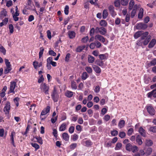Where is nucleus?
I'll list each match as a JSON object with an SVG mask.
<instances>
[{"label": "nucleus", "instance_id": "1", "mask_svg": "<svg viewBox=\"0 0 156 156\" xmlns=\"http://www.w3.org/2000/svg\"><path fill=\"white\" fill-rule=\"evenodd\" d=\"M51 96L54 102H57L59 98V95L58 91L55 86L54 87L53 90L51 94Z\"/></svg>", "mask_w": 156, "mask_h": 156}, {"label": "nucleus", "instance_id": "2", "mask_svg": "<svg viewBox=\"0 0 156 156\" xmlns=\"http://www.w3.org/2000/svg\"><path fill=\"white\" fill-rule=\"evenodd\" d=\"M40 89L41 92L44 93L46 94H49V87L45 83H43L41 84Z\"/></svg>", "mask_w": 156, "mask_h": 156}, {"label": "nucleus", "instance_id": "3", "mask_svg": "<svg viewBox=\"0 0 156 156\" xmlns=\"http://www.w3.org/2000/svg\"><path fill=\"white\" fill-rule=\"evenodd\" d=\"M16 84L15 81H12L10 82V84L9 87V90L8 91V94L11 93H15L14 90L16 88Z\"/></svg>", "mask_w": 156, "mask_h": 156}, {"label": "nucleus", "instance_id": "4", "mask_svg": "<svg viewBox=\"0 0 156 156\" xmlns=\"http://www.w3.org/2000/svg\"><path fill=\"white\" fill-rule=\"evenodd\" d=\"M50 109V107L49 106H47L42 111L40 115V118L42 120H44L45 119V117H42V116L49 113Z\"/></svg>", "mask_w": 156, "mask_h": 156}, {"label": "nucleus", "instance_id": "5", "mask_svg": "<svg viewBox=\"0 0 156 156\" xmlns=\"http://www.w3.org/2000/svg\"><path fill=\"white\" fill-rule=\"evenodd\" d=\"M95 32L97 33H99L102 35H104L107 33L106 29L104 27H97L95 28Z\"/></svg>", "mask_w": 156, "mask_h": 156}, {"label": "nucleus", "instance_id": "6", "mask_svg": "<svg viewBox=\"0 0 156 156\" xmlns=\"http://www.w3.org/2000/svg\"><path fill=\"white\" fill-rule=\"evenodd\" d=\"M146 108L148 112L151 115L155 114V111L154 108L151 105H147L146 106Z\"/></svg>", "mask_w": 156, "mask_h": 156}, {"label": "nucleus", "instance_id": "7", "mask_svg": "<svg viewBox=\"0 0 156 156\" xmlns=\"http://www.w3.org/2000/svg\"><path fill=\"white\" fill-rule=\"evenodd\" d=\"M147 27V25L146 24H144L142 23H138L136 25V28L139 30H144Z\"/></svg>", "mask_w": 156, "mask_h": 156}, {"label": "nucleus", "instance_id": "8", "mask_svg": "<svg viewBox=\"0 0 156 156\" xmlns=\"http://www.w3.org/2000/svg\"><path fill=\"white\" fill-rule=\"evenodd\" d=\"M10 108V103L9 102H8L6 103L4 108V112H5V114H7L9 113Z\"/></svg>", "mask_w": 156, "mask_h": 156}, {"label": "nucleus", "instance_id": "9", "mask_svg": "<svg viewBox=\"0 0 156 156\" xmlns=\"http://www.w3.org/2000/svg\"><path fill=\"white\" fill-rule=\"evenodd\" d=\"M95 39L96 40H98L104 43L105 41V38L100 35L98 34L96 35L94 37Z\"/></svg>", "mask_w": 156, "mask_h": 156}, {"label": "nucleus", "instance_id": "10", "mask_svg": "<svg viewBox=\"0 0 156 156\" xmlns=\"http://www.w3.org/2000/svg\"><path fill=\"white\" fill-rule=\"evenodd\" d=\"M137 9V4H135V5H134L133 9H132V10L131 13V17L132 18H133L135 16Z\"/></svg>", "mask_w": 156, "mask_h": 156}, {"label": "nucleus", "instance_id": "11", "mask_svg": "<svg viewBox=\"0 0 156 156\" xmlns=\"http://www.w3.org/2000/svg\"><path fill=\"white\" fill-rule=\"evenodd\" d=\"M68 35L70 39L74 38L76 36V33L73 31H69L68 32Z\"/></svg>", "mask_w": 156, "mask_h": 156}, {"label": "nucleus", "instance_id": "12", "mask_svg": "<svg viewBox=\"0 0 156 156\" xmlns=\"http://www.w3.org/2000/svg\"><path fill=\"white\" fill-rule=\"evenodd\" d=\"M138 132L143 137H145L146 133L145 130L142 127H140L139 129Z\"/></svg>", "mask_w": 156, "mask_h": 156}, {"label": "nucleus", "instance_id": "13", "mask_svg": "<svg viewBox=\"0 0 156 156\" xmlns=\"http://www.w3.org/2000/svg\"><path fill=\"white\" fill-rule=\"evenodd\" d=\"M33 65L34 68L36 69L42 66V62H41L39 63L35 61L33 62Z\"/></svg>", "mask_w": 156, "mask_h": 156}, {"label": "nucleus", "instance_id": "14", "mask_svg": "<svg viewBox=\"0 0 156 156\" xmlns=\"http://www.w3.org/2000/svg\"><path fill=\"white\" fill-rule=\"evenodd\" d=\"M135 2L134 0H131L129 5L128 9L130 11L133 9L134 5H135Z\"/></svg>", "mask_w": 156, "mask_h": 156}, {"label": "nucleus", "instance_id": "15", "mask_svg": "<svg viewBox=\"0 0 156 156\" xmlns=\"http://www.w3.org/2000/svg\"><path fill=\"white\" fill-rule=\"evenodd\" d=\"M7 15V11L5 9H3L0 13V18L2 19H3L4 17L6 16Z\"/></svg>", "mask_w": 156, "mask_h": 156}, {"label": "nucleus", "instance_id": "16", "mask_svg": "<svg viewBox=\"0 0 156 156\" xmlns=\"http://www.w3.org/2000/svg\"><path fill=\"white\" fill-rule=\"evenodd\" d=\"M136 142L139 145H142L143 143L141 137L140 135H138L136 136Z\"/></svg>", "mask_w": 156, "mask_h": 156}, {"label": "nucleus", "instance_id": "17", "mask_svg": "<svg viewBox=\"0 0 156 156\" xmlns=\"http://www.w3.org/2000/svg\"><path fill=\"white\" fill-rule=\"evenodd\" d=\"M94 70L97 73H99L101 72V69L97 66L93 65L92 66Z\"/></svg>", "mask_w": 156, "mask_h": 156}, {"label": "nucleus", "instance_id": "18", "mask_svg": "<svg viewBox=\"0 0 156 156\" xmlns=\"http://www.w3.org/2000/svg\"><path fill=\"white\" fill-rule=\"evenodd\" d=\"M153 144V142L150 139H147L145 140V144L147 146H151Z\"/></svg>", "mask_w": 156, "mask_h": 156}, {"label": "nucleus", "instance_id": "19", "mask_svg": "<svg viewBox=\"0 0 156 156\" xmlns=\"http://www.w3.org/2000/svg\"><path fill=\"white\" fill-rule=\"evenodd\" d=\"M66 127V123L64 122L60 126L59 129V130L61 131H64Z\"/></svg>", "mask_w": 156, "mask_h": 156}, {"label": "nucleus", "instance_id": "20", "mask_svg": "<svg viewBox=\"0 0 156 156\" xmlns=\"http://www.w3.org/2000/svg\"><path fill=\"white\" fill-rule=\"evenodd\" d=\"M144 10L142 8H140L139 11L138 17L139 19H141L143 16Z\"/></svg>", "mask_w": 156, "mask_h": 156}, {"label": "nucleus", "instance_id": "21", "mask_svg": "<svg viewBox=\"0 0 156 156\" xmlns=\"http://www.w3.org/2000/svg\"><path fill=\"white\" fill-rule=\"evenodd\" d=\"M88 62L89 63H93L94 61V58L91 55H89L88 57Z\"/></svg>", "mask_w": 156, "mask_h": 156}, {"label": "nucleus", "instance_id": "22", "mask_svg": "<svg viewBox=\"0 0 156 156\" xmlns=\"http://www.w3.org/2000/svg\"><path fill=\"white\" fill-rule=\"evenodd\" d=\"M156 42V40L155 39H152L149 44L148 47L149 48H152L155 44Z\"/></svg>", "mask_w": 156, "mask_h": 156}, {"label": "nucleus", "instance_id": "23", "mask_svg": "<svg viewBox=\"0 0 156 156\" xmlns=\"http://www.w3.org/2000/svg\"><path fill=\"white\" fill-rule=\"evenodd\" d=\"M62 137L65 141H68L69 140V136L67 133H64L62 134Z\"/></svg>", "mask_w": 156, "mask_h": 156}, {"label": "nucleus", "instance_id": "24", "mask_svg": "<svg viewBox=\"0 0 156 156\" xmlns=\"http://www.w3.org/2000/svg\"><path fill=\"white\" fill-rule=\"evenodd\" d=\"M150 126L149 128L148 129V130L151 132H152L154 133H156V126Z\"/></svg>", "mask_w": 156, "mask_h": 156}, {"label": "nucleus", "instance_id": "25", "mask_svg": "<svg viewBox=\"0 0 156 156\" xmlns=\"http://www.w3.org/2000/svg\"><path fill=\"white\" fill-rule=\"evenodd\" d=\"M85 47V45L79 46L76 49L77 52H80Z\"/></svg>", "mask_w": 156, "mask_h": 156}, {"label": "nucleus", "instance_id": "26", "mask_svg": "<svg viewBox=\"0 0 156 156\" xmlns=\"http://www.w3.org/2000/svg\"><path fill=\"white\" fill-rule=\"evenodd\" d=\"M125 124V122L124 120H121L119 123L118 126L120 128H122L124 126Z\"/></svg>", "mask_w": 156, "mask_h": 156}, {"label": "nucleus", "instance_id": "27", "mask_svg": "<svg viewBox=\"0 0 156 156\" xmlns=\"http://www.w3.org/2000/svg\"><path fill=\"white\" fill-rule=\"evenodd\" d=\"M142 34V31H140L136 32L134 35V37L135 39H137L140 36H141Z\"/></svg>", "mask_w": 156, "mask_h": 156}, {"label": "nucleus", "instance_id": "28", "mask_svg": "<svg viewBox=\"0 0 156 156\" xmlns=\"http://www.w3.org/2000/svg\"><path fill=\"white\" fill-rule=\"evenodd\" d=\"M0 52L2 53L4 55L6 54V50L1 44H0Z\"/></svg>", "mask_w": 156, "mask_h": 156}, {"label": "nucleus", "instance_id": "29", "mask_svg": "<svg viewBox=\"0 0 156 156\" xmlns=\"http://www.w3.org/2000/svg\"><path fill=\"white\" fill-rule=\"evenodd\" d=\"M151 39V36H149L148 37L144 40L143 42V44L144 45H147L148 42H149Z\"/></svg>", "mask_w": 156, "mask_h": 156}, {"label": "nucleus", "instance_id": "30", "mask_svg": "<svg viewBox=\"0 0 156 156\" xmlns=\"http://www.w3.org/2000/svg\"><path fill=\"white\" fill-rule=\"evenodd\" d=\"M100 25L102 27H106L107 25V22L105 20H101L99 23Z\"/></svg>", "mask_w": 156, "mask_h": 156}, {"label": "nucleus", "instance_id": "31", "mask_svg": "<svg viewBox=\"0 0 156 156\" xmlns=\"http://www.w3.org/2000/svg\"><path fill=\"white\" fill-rule=\"evenodd\" d=\"M31 144L32 146L35 148L36 151L39 149L40 148L39 146L37 144L35 143H31Z\"/></svg>", "mask_w": 156, "mask_h": 156}, {"label": "nucleus", "instance_id": "32", "mask_svg": "<svg viewBox=\"0 0 156 156\" xmlns=\"http://www.w3.org/2000/svg\"><path fill=\"white\" fill-rule=\"evenodd\" d=\"M152 150L151 148H148L145 151V154L147 156L149 155L152 153Z\"/></svg>", "mask_w": 156, "mask_h": 156}, {"label": "nucleus", "instance_id": "33", "mask_svg": "<svg viewBox=\"0 0 156 156\" xmlns=\"http://www.w3.org/2000/svg\"><path fill=\"white\" fill-rule=\"evenodd\" d=\"M73 93L71 91H67L65 93V95L68 98L71 97L73 95Z\"/></svg>", "mask_w": 156, "mask_h": 156}, {"label": "nucleus", "instance_id": "34", "mask_svg": "<svg viewBox=\"0 0 156 156\" xmlns=\"http://www.w3.org/2000/svg\"><path fill=\"white\" fill-rule=\"evenodd\" d=\"M132 146L131 144L130 143L127 144L126 147V150L129 151H131Z\"/></svg>", "mask_w": 156, "mask_h": 156}, {"label": "nucleus", "instance_id": "35", "mask_svg": "<svg viewBox=\"0 0 156 156\" xmlns=\"http://www.w3.org/2000/svg\"><path fill=\"white\" fill-rule=\"evenodd\" d=\"M99 57L101 60L106 59L108 58V56L106 54H101L99 55Z\"/></svg>", "mask_w": 156, "mask_h": 156}, {"label": "nucleus", "instance_id": "36", "mask_svg": "<svg viewBox=\"0 0 156 156\" xmlns=\"http://www.w3.org/2000/svg\"><path fill=\"white\" fill-rule=\"evenodd\" d=\"M131 149V151H132L133 153L136 152L138 150V147L135 145L133 146Z\"/></svg>", "mask_w": 156, "mask_h": 156}, {"label": "nucleus", "instance_id": "37", "mask_svg": "<svg viewBox=\"0 0 156 156\" xmlns=\"http://www.w3.org/2000/svg\"><path fill=\"white\" fill-rule=\"evenodd\" d=\"M95 63L98 65L100 66H102L104 65L103 61L100 60H97L95 62Z\"/></svg>", "mask_w": 156, "mask_h": 156}, {"label": "nucleus", "instance_id": "38", "mask_svg": "<svg viewBox=\"0 0 156 156\" xmlns=\"http://www.w3.org/2000/svg\"><path fill=\"white\" fill-rule=\"evenodd\" d=\"M108 15V13L106 10H104L103 12V19H106Z\"/></svg>", "mask_w": 156, "mask_h": 156}, {"label": "nucleus", "instance_id": "39", "mask_svg": "<svg viewBox=\"0 0 156 156\" xmlns=\"http://www.w3.org/2000/svg\"><path fill=\"white\" fill-rule=\"evenodd\" d=\"M129 1V0H121L120 3L122 5L126 6L128 5Z\"/></svg>", "mask_w": 156, "mask_h": 156}, {"label": "nucleus", "instance_id": "40", "mask_svg": "<svg viewBox=\"0 0 156 156\" xmlns=\"http://www.w3.org/2000/svg\"><path fill=\"white\" fill-rule=\"evenodd\" d=\"M149 34V33L148 32H145L144 33H142V35H141L142 36L141 37V40H144L145 39V38L147 37V36Z\"/></svg>", "mask_w": 156, "mask_h": 156}, {"label": "nucleus", "instance_id": "41", "mask_svg": "<svg viewBox=\"0 0 156 156\" xmlns=\"http://www.w3.org/2000/svg\"><path fill=\"white\" fill-rule=\"evenodd\" d=\"M122 146V144L120 143H118L116 145L115 149V150H119L121 149Z\"/></svg>", "mask_w": 156, "mask_h": 156}, {"label": "nucleus", "instance_id": "42", "mask_svg": "<svg viewBox=\"0 0 156 156\" xmlns=\"http://www.w3.org/2000/svg\"><path fill=\"white\" fill-rule=\"evenodd\" d=\"M71 87L73 89H76L77 88L76 83L74 81H72L71 82Z\"/></svg>", "mask_w": 156, "mask_h": 156}, {"label": "nucleus", "instance_id": "43", "mask_svg": "<svg viewBox=\"0 0 156 156\" xmlns=\"http://www.w3.org/2000/svg\"><path fill=\"white\" fill-rule=\"evenodd\" d=\"M13 134H15V133L14 132H12L11 135H10V140L11 141V143L12 144V145L15 146L14 144V138H13Z\"/></svg>", "mask_w": 156, "mask_h": 156}, {"label": "nucleus", "instance_id": "44", "mask_svg": "<svg viewBox=\"0 0 156 156\" xmlns=\"http://www.w3.org/2000/svg\"><path fill=\"white\" fill-rule=\"evenodd\" d=\"M88 76L86 72H83L82 75V78L83 80H85L88 77Z\"/></svg>", "mask_w": 156, "mask_h": 156}, {"label": "nucleus", "instance_id": "45", "mask_svg": "<svg viewBox=\"0 0 156 156\" xmlns=\"http://www.w3.org/2000/svg\"><path fill=\"white\" fill-rule=\"evenodd\" d=\"M156 91V89H155L153 90L151 92H150L149 93H148L147 94V97L148 98H151L152 96H153V94L154 93L155 91Z\"/></svg>", "mask_w": 156, "mask_h": 156}, {"label": "nucleus", "instance_id": "46", "mask_svg": "<svg viewBox=\"0 0 156 156\" xmlns=\"http://www.w3.org/2000/svg\"><path fill=\"white\" fill-rule=\"evenodd\" d=\"M11 70V67H6V68L4 70V73L6 74L8 73Z\"/></svg>", "mask_w": 156, "mask_h": 156}, {"label": "nucleus", "instance_id": "47", "mask_svg": "<svg viewBox=\"0 0 156 156\" xmlns=\"http://www.w3.org/2000/svg\"><path fill=\"white\" fill-rule=\"evenodd\" d=\"M78 135L76 133L74 134L72 136V139L73 141H75L78 138Z\"/></svg>", "mask_w": 156, "mask_h": 156}, {"label": "nucleus", "instance_id": "48", "mask_svg": "<svg viewBox=\"0 0 156 156\" xmlns=\"http://www.w3.org/2000/svg\"><path fill=\"white\" fill-rule=\"evenodd\" d=\"M5 61L6 67H11V66L10 64V62H9L8 59L6 58L5 59Z\"/></svg>", "mask_w": 156, "mask_h": 156}, {"label": "nucleus", "instance_id": "49", "mask_svg": "<svg viewBox=\"0 0 156 156\" xmlns=\"http://www.w3.org/2000/svg\"><path fill=\"white\" fill-rule=\"evenodd\" d=\"M120 0H116L114 2V5L115 7H119L120 5Z\"/></svg>", "mask_w": 156, "mask_h": 156}, {"label": "nucleus", "instance_id": "50", "mask_svg": "<svg viewBox=\"0 0 156 156\" xmlns=\"http://www.w3.org/2000/svg\"><path fill=\"white\" fill-rule=\"evenodd\" d=\"M85 146L87 147H88L92 144V143L90 140H87L85 142Z\"/></svg>", "mask_w": 156, "mask_h": 156}, {"label": "nucleus", "instance_id": "51", "mask_svg": "<svg viewBox=\"0 0 156 156\" xmlns=\"http://www.w3.org/2000/svg\"><path fill=\"white\" fill-rule=\"evenodd\" d=\"M74 127L73 126H71L70 127L69 129V132L70 133H72L74 132Z\"/></svg>", "mask_w": 156, "mask_h": 156}, {"label": "nucleus", "instance_id": "52", "mask_svg": "<svg viewBox=\"0 0 156 156\" xmlns=\"http://www.w3.org/2000/svg\"><path fill=\"white\" fill-rule=\"evenodd\" d=\"M118 131L116 130H113L111 132V135L113 136H117L118 134Z\"/></svg>", "mask_w": 156, "mask_h": 156}, {"label": "nucleus", "instance_id": "53", "mask_svg": "<svg viewBox=\"0 0 156 156\" xmlns=\"http://www.w3.org/2000/svg\"><path fill=\"white\" fill-rule=\"evenodd\" d=\"M44 48L43 47H41L40 48V51L39 52V58H41V57L42 56L43 53V51H44Z\"/></svg>", "mask_w": 156, "mask_h": 156}, {"label": "nucleus", "instance_id": "54", "mask_svg": "<svg viewBox=\"0 0 156 156\" xmlns=\"http://www.w3.org/2000/svg\"><path fill=\"white\" fill-rule=\"evenodd\" d=\"M9 29L10 32L12 34L13 32L14 27L13 26L12 24H10L9 25Z\"/></svg>", "mask_w": 156, "mask_h": 156}, {"label": "nucleus", "instance_id": "55", "mask_svg": "<svg viewBox=\"0 0 156 156\" xmlns=\"http://www.w3.org/2000/svg\"><path fill=\"white\" fill-rule=\"evenodd\" d=\"M69 7L68 5H66L65 6V9H64V12L66 15H67L69 13Z\"/></svg>", "mask_w": 156, "mask_h": 156}, {"label": "nucleus", "instance_id": "56", "mask_svg": "<svg viewBox=\"0 0 156 156\" xmlns=\"http://www.w3.org/2000/svg\"><path fill=\"white\" fill-rule=\"evenodd\" d=\"M89 39L88 37L87 36L83 37L82 39V41L83 43H86Z\"/></svg>", "mask_w": 156, "mask_h": 156}, {"label": "nucleus", "instance_id": "57", "mask_svg": "<svg viewBox=\"0 0 156 156\" xmlns=\"http://www.w3.org/2000/svg\"><path fill=\"white\" fill-rule=\"evenodd\" d=\"M44 78L43 77V75H41L40 77L38 79V82L39 83H40L44 81Z\"/></svg>", "mask_w": 156, "mask_h": 156}, {"label": "nucleus", "instance_id": "58", "mask_svg": "<svg viewBox=\"0 0 156 156\" xmlns=\"http://www.w3.org/2000/svg\"><path fill=\"white\" fill-rule=\"evenodd\" d=\"M85 69L86 70V71L89 73H91L92 72V68L90 67H86L85 68Z\"/></svg>", "mask_w": 156, "mask_h": 156}, {"label": "nucleus", "instance_id": "59", "mask_svg": "<svg viewBox=\"0 0 156 156\" xmlns=\"http://www.w3.org/2000/svg\"><path fill=\"white\" fill-rule=\"evenodd\" d=\"M119 136L121 138H123L126 136V134L125 132H121L119 133Z\"/></svg>", "mask_w": 156, "mask_h": 156}, {"label": "nucleus", "instance_id": "60", "mask_svg": "<svg viewBox=\"0 0 156 156\" xmlns=\"http://www.w3.org/2000/svg\"><path fill=\"white\" fill-rule=\"evenodd\" d=\"M95 31V29H94V28H92L90 32V35L91 36H93Z\"/></svg>", "mask_w": 156, "mask_h": 156}, {"label": "nucleus", "instance_id": "61", "mask_svg": "<svg viewBox=\"0 0 156 156\" xmlns=\"http://www.w3.org/2000/svg\"><path fill=\"white\" fill-rule=\"evenodd\" d=\"M110 115H106L105 116L103 119L105 121L107 122L110 119Z\"/></svg>", "mask_w": 156, "mask_h": 156}, {"label": "nucleus", "instance_id": "62", "mask_svg": "<svg viewBox=\"0 0 156 156\" xmlns=\"http://www.w3.org/2000/svg\"><path fill=\"white\" fill-rule=\"evenodd\" d=\"M98 0H90V2L92 4H93L95 5H98L97 2Z\"/></svg>", "mask_w": 156, "mask_h": 156}, {"label": "nucleus", "instance_id": "63", "mask_svg": "<svg viewBox=\"0 0 156 156\" xmlns=\"http://www.w3.org/2000/svg\"><path fill=\"white\" fill-rule=\"evenodd\" d=\"M120 22L121 20L119 18H116L115 21V24L117 25H118L120 24Z\"/></svg>", "mask_w": 156, "mask_h": 156}, {"label": "nucleus", "instance_id": "64", "mask_svg": "<svg viewBox=\"0 0 156 156\" xmlns=\"http://www.w3.org/2000/svg\"><path fill=\"white\" fill-rule=\"evenodd\" d=\"M150 64L151 66L156 65V59L154 58L151 61L150 63Z\"/></svg>", "mask_w": 156, "mask_h": 156}]
</instances>
